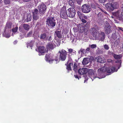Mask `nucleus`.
<instances>
[{"instance_id": "obj_1", "label": "nucleus", "mask_w": 123, "mask_h": 123, "mask_svg": "<svg viewBox=\"0 0 123 123\" xmlns=\"http://www.w3.org/2000/svg\"><path fill=\"white\" fill-rule=\"evenodd\" d=\"M46 24L51 28L54 27L55 25V20L54 17H48L46 19Z\"/></svg>"}, {"instance_id": "obj_2", "label": "nucleus", "mask_w": 123, "mask_h": 123, "mask_svg": "<svg viewBox=\"0 0 123 123\" xmlns=\"http://www.w3.org/2000/svg\"><path fill=\"white\" fill-rule=\"evenodd\" d=\"M45 59L46 61H48L50 63H55L57 64L59 61L57 56H55V58L52 59L51 58H50V55L48 54L46 55Z\"/></svg>"}, {"instance_id": "obj_3", "label": "nucleus", "mask_w": 123, "mask_h": 123, "mask_svg": "<svg viewBox=\"0 0 123 123\" xmlns=\"http://www.w3.org/2000/svg\"><path fill=\"white\" fill-rule=\"evenodd\" d=\"M67 52L63 49L59 51L58 52V53L59 54V59L61 61H65L67 58Z\"/></svg>"}, {"instance_id": "obj_4", "label": "nucleus", "mask_w": 123, "mask_h": 123, "mask_svg": "<svg viewBox=\"0 0 123 123\" xmlns=\"http://www.w3.org/2000/svg\"><path fill=\"white\" fill-rule=\"evenodd\" d=\"M38 8L40 14L42 15L44 14L46 10L47 7L46 5L43 3H42L39 5Z\"/></svg>"}, {"instance_id": "obj_5", "label": "nucleus", "mask_w": 123, "mask_h": 123, "mask_svg": "<svg viewBox=\"0 0 123 123\" xmlns=\"http://www.w3.org/2000/svg\"><path fill=\"white\" fill-rule=\"evenodd\" d=\"M61 16L62 18L64 19H67L68 17L66 8L65 6H63L61 9Z\"/></svg>"}, {"instance_id": "obj_6", "label": "nucleus", "mask_w": 123, "mask_h": 123, "mask_svg": "<svg viewBox=\"0 0 123 123\" xmlns=\"http://www.w3.org/2000/svg\"><path fill=\"white\" fill-rule=\"evenodd\" d=\"M68 10V17L72 18H74L76 14L75 10L74 8L73 7L70 8Z\"/></svg>"}, {"instance_id": "obj_7", "label": "nucleus", "mask_w": 123, "mask_h": 123, "mask_svg": "<svg viewBox=\"0 0 123 123\" xmlns=\"http://www.w3.org/2000/svg\"><path fill=\"white\" fill-rule=\"evenodd\" d=\"M81 10L83 13H88L91 10L90 6L86 4H84L81 7Z\"/></svg>"}, {"instance_id": "obj_8", "label": "nucleus", "mask_w": 123, "mask_h": 123, "mask_svg": "<svg viewBox=\"0 0 123 123\" xmlns=\"http://www.w3.org/2000/svg\"><path fill=\"white\" fill-rule=\"evenodd\" d=\"M105 6L107 10L109 11H112L114 10V8L112 6V3H108L105 5Z\"/></svg>"}, {"instance_id": "obj_9", "label": "nucleus", "mask_w": 123, "mask_h": 123, "mask_svg": "<svg viewBox=\"0 0 123 123\" xmlns=\"http://www.w3.org/2000/svg\"><path fill=\"white\" fill-rule=\"evenodd\" d=\"M88 71V69L86 68L80 69L78 70V72L80 75H83L86 74Z\"/></svg>"}, {"instance_id": "obj_10", "label": "nucleus", "mask_w": 123, "mask_h": 123, "mask_svg": "<svg viewBox=\"0 0 123 123\" xmlns=\"http://www.w3.org/2000/svg\"><path fill=\"white\" fill-rule=\"evenodd\" d=\"M55 46V45L53 43L50 42L48 43L46 46V48L48 49L52 50L54 48Z\"/></svg>"}, {"instance_id": "obj_11", "label": "nucleus", "mask_w": 123, "mask_h": 123, "mask_svg": "<svg viewBox=\"0 0 123 123\" xmlns=\"http://www.w3.org/2000/svg\"><path fill=\"white\" fill-rule=\"evenodd\" d=\"M95 59L97 62L101 63H104L105 62V60L103 57L98 56L96 57Z\"/></svg>"}, {"instance_id": "obj_12", "label": "nucleus", "mask_w": 123, "mask_h": 123, "mask_svg": "<svg viewBox=\"0 0 123 123\" xmlns=\"http://www.w3.org/2000/svg\"><path fill=\"white\" fill-rule=\"evenodd\" d=\"M38 49L39 52L41 54L44 53L46 51V48L44 46H39Z\"/></svg>"}, {"instance_id": "obj_13", "label": "nucleus", "mask_w": 123, "mask_h": 123, "mask_svg": "<svg viewBox=\"0 0 123 123\" xmlns=\"http://www.w3.org/2000/svg\"><path fill=\"white\" fill-rule=\"evenodd\" d=\"M98 38H100L101 41H103L105 37V34L103 32H101L100 33L99 32H98Z\"/></svg>"}, {"instance_id": "obj_14", "label": "nucleus", "mask_w": 123, "mask_h": 123, "mask_svg": "<svg viewBox=\"0 0 123 123\" xmlns=\"http://www.w3.org/2000/svg\"><path fill=\"white\" fill-rule=\"evenodd\" d=\"M88 76L90 77H94V70L92 69H89L88 70Z\"/></svg>"}, {"instance_id": "obj_15", "label": "nucleus", "mask_w": 123, "mask_h": 123, "mask_svg": "<svg viewBox=\"0 0 123 123\" xmlns=\"http://www.w3.org/2000/svg\"><path fill=\"white\" fill-rule=\"evenodd\" d=\"M11 31H4L2 34L3 36L6 37H9L11 36Z\"/></svg>"}, {"instance_id": "obj_16", "label": "nucleus", "mask_w": 123, "mask_h": 123, "mask_svg": "<svg viewBox=\"0 0 123 123\" xmlns=\"http://www.w3.org/2000/svg\"><path fill=\"white\" fill-rule=\"evenodd\" d=\"M69 60L68 61L67 63H66L65 64V65L67 66L66 68L67 69L68 71H70L71 70V65H73V63L72 62H70L68 64V63L69 62Z\"/></svg>"}, {"instance_id": "obj_17", "label": "nucleus", "mask_w": 123, "mask_h": 123, "mask_svg": "<svg viewBox=\"0 0 123 123\" xmlns=\"http://www.w3.org/2000/svg\"><path fill=\"white\" fill-rule=\"evenodd\" d=\"M12 23L11 22H7L6 24L5 28V31H8L12 28Z\"/></svg>"}, {"instance_id": "obj_18", "label": "nucleus", "mask_w": 123, "mask_h": 123, "mask_svg": "<svg viewBox=\"0 0 123 123\" xmlns=\"http://www.w3.org/2000/svg\"><path fill=\"white\" fill-rule=\"evenodd\" d=\"M122 12L121 10H119L113 13V15L118 18L119 19V18L121 17Z\"/></svg>"}, {"instance_id": "obj_19", "label": "nucleus", "mask_w": 123, "mask_h": 123, "mask_svg": "<svg viewBox=\"0 0 123 123\" xmlns=\"http://www.w3.org/2000/svg\"><path fill=\"white\" fill-rule=\"evenodd\" d=\"M99 31H90L93 37L96 38H98V35Z\"/></svg>"}, {"instance_id": "obj_20", "label": "nucleus", "mask_w": 123, "mask_h": 123, "mask_svg": "<svg viewBox=\"0 0 123 123\" xmlns=\"http://www.w3.org/2000/svg\"><path fill=\"white\" fill-rule=\"evenodd\" d=\"M113 56L114 58L116 60H119L122 57V56L121 54L117 55L114 53Z\"/></svg>"}, {"instance_id": "obj_21", "label": "nucleus", "mask_w": 123, "mask_h": 123, "mask_svg": "<svg viewBox=\"0 0 123 123\" xmlns=\"http://www.w3.org/2000/svg\"><path fill=\"white\" fill-rule=\"evenodd\" d=\"M55 35L59 38L62 37V34L61 31H55Z\"/></svg>"}, {"instance_id": "obj_22", "label": "nucleus", "mask_w": 123, "mask_h": 123, "mask_svg": "<svg viewBox=\"0 0 123 123\" xmlns=\"http://www.w3.org/2000/svg\"><path fill=\"white\" fill-rule=\"evenodd\" d=\"M115 69V68L114 67L108 68L107 70V72L108 73H113L114 72Z\"/></svg>"}, {"instance_id": "obj_23", "label": "nucleus", "mask_w": 123, "mask_h": 123, "mask_svg": "<svg viewBox=\"0 0 123 123\" xmlns=\"http://www.w3.org/2000/svg\"><path fill=\"white\" fill-rule=\"evenodd\" d=\"M88 58H84L82 62V64L84 65L87 64L89 62V61L88 60Z\"/></svg>"}, {"instance_id": "obj_24", "label": "nucleus", "mask_w": 123, "mask_h": 123, "mask_svg": "<svg viewBox=\"0 0 123 123\" xmlns=\"http://www.w3.org/2000/svg\"><path fill=\"white\" fill-rule=\"evenodd\" d=\"M106 24V25H105V31H110V26L109 24L107 23Z\"/></svg>"}, {"instance_id": "obj_25", "label": "nucleus", "mask_w": 123, "mask_h": 123, "mask_svg": "<svg viewBox=\"0 0 123 123\" xmlns=\"http://www.w3.org/2000/svg\"><path fill=\"white\" fill-rule=\"evenodd\" d=\"M91 31H97L99 30V27L96 25H94V27L91 28Z\"/></svg>"}, {"instance_id": "obj_26", "label": "nucleus", "mask_w": 123, "mask_h": 123, "mask_svg": "<svg viewBox=\"0 0 123 123\" xmlns=\"http://www.w3.org/2000/svg\"><path fill=\"white\" fill-rule=\"evenodd\" d=\"M98 18L99 20H102L103 18V16L102 13L101 12H99L98 15Z\"/></svg>"}, {"instance_id": "obj_27", "label": "nucleus", "mask_w": 123, "mask_h": 123, "mask_svg": "<svg viewBox=\"0 0 123 123\" xmlns=\"http://www.w3.org/2000/svg\"><path fill=\"white\" fill-rule=\"evenodd\" d=\"M39 13L38 10L36 9H34L33 12H32V13L33 14L38 15Z\"/></svg>"}, {"instance_id": "obj_28", "label": "nucleus", "mask_w": 123, "mask_h": 123, "mask_svg": "<svg viewBox=\"0 0 123 123\" xmlns=\"http://www.w3.org/2000/svg\"><path fill=\"white\" fill-rule=\"evenodd\" d=\"M113 7L114 8V9H116L118 7L119 5L118 3L117 2L114 3L112 4Z\"/></svg>"}, {"instance_id": "obj_29", "label": "nucleus", "mask_w": 123, "mask_h": 123, "mask_svg": "<svg viewBox=\"0 0 123 123\" xmlns=\"http://www.w3.org/2000/svg\"><path fill=\"white\" fill-rule=\"evenodd\" d=\"M78 69L77 64V63L75 62L73 66V70L75 72H77Z\"/></svg>"}, {"instance_id": "obj_30", "label": "nucleus", "mask_w": 123, "mask_h": 123, "mask_svg": "<svg viewBox=\"0 0 123 123\" xmlns=\"http://www.w3.org/2000/svg\"><path fill=\"white\" fill-rule=\"evenodd\" d=\"M23 27L25 30H29L30 28V26L28 24H24Z\"/></svg>"}, {"instance_id": "obj_31", "label": "nucleus", "mask_w": 123, "mask_h": 123, "mask_svg": "<svg viewBox=\"0 0 123 123\" xmlns=\"http://www.w3.org/2000/svg\"><path fill=\"white\" fill-rule=\"evenodd\" d=\"M46 34L45 33L42 34L40 36L41 39H45L46 38Z\"/></svg>"}, {"instance_id": "obj_32", "label": "nucleus", "mask_w": 123, "mask_h": 123, "mask_svg": "<svg viewBox=\"0 0 123 123\" xmlns=\"http://www.w3.org/2000/svg\"><path fill=\"white\" fill-rule=\"evenodd\" d=\"M31 16L29 14H28L26 15V18L25 20L27 22H28L31 20L30 18Z\"/></svg>"}, {"instance_id": "obj_33", "label": "nucleus", "mask_w": 123, "mask_h": 123, "mask_svg": "<svg viewBox=\"0 0 123 123\" xmlns=\"http://www.w3.org/2000/svg\"><path fill=\"white\" fill-rule=\"evenodd\" d=\"M69 3L71 6L73 7V8H74L75 7L74 6V4L73 1L72 0H70L69 1Z\"/></svg>"}, {"instance_id": "obj_34", "label": "nucleus", "mask_w": 123, "mask_h": 123, "mask_svg": "<svg viewBox=\"0 0 123 123\" xmlns=\"http://www.w3.org/2000/svg\"><path fill=\"white\" fill-rule=\"evenodd\" d=\"M85 49L81 48L80 50L78 51V53L80 54L81 52V54H84L85 53Z\"/></svg>"}, {"instance_id": "obj_35", "label": "nucleus", "mask_w": 123, "mask_h": 123, "mask_svg": "<svg viewBox=\"0 0 123 123\" xmlns=\"http://www.w3.org/2000/svg\"><path fill=\"white\" fill-rule=\"evenodd\" d=\"M79 18L80 19H81L82 18H83V15L82 13L78 11L77 12Z\"/></svg>"}, {"instance_id": "obj_36", "label": "nucleus", "mask_w": 123, "mask_h": 123, "mask_svg": "<svg viewBox=\"0 0 123 123\" xmlns=\"http://www.w3.org/2000/svg\"><path fill=\"white\" fill-rule=\"evenodd\" d=\"M38 16L37 15L33 14V18L34 20H36L39 18Z\"/></svg>"}, {"instance_id": "obj_37", "label": "nucleus", "mask_w": 123, "mask_h": 123, "mask_svg": "<svg viewBox=\"0 0 123 123\" xmlns=\"http://www.w3.org/2000/svg\"><path fill=\"white\" fill-rule=\"evenodd\" d=\"M116 63H120V64L119 65V66L118 68V69H119L120 67L121 66V63H122V60H117L115 61V62Z\"/></svg>"}, {"instance_id": "obj_38", "label": "nucleus", "mask_w": 123, "mask_h": 123, "mask_svg": "<svg viewBox=\"0 0 123 123\" xmlns=\"http://www.w3.org/2000/svg\"><path fill=\"white\" fill-rule=\"evenodd\" d=\"M90 6L93 9H96L97 7L96 5L93 3H91L90 4Z\"/></svg>"}, {"instance_id": "obj_39", "label": "nucleus", "mask_w": 123, "mask_h": 123, "mask_svg": "<svg viewBox=\"0 0 123 123\" xmlns=\"http://www.w3.org/2000/svg\"><path fill=\"white\" fill-rule=\"evenodd\" d=\"M33 45V43L31 42H30L27 44V46L28 47H29V48H31V49Z\"/></svg>"}, {"instance_id": "obj_40", "label": "nucleus", "mask_w": 123, "mask_h": 123, "mask_svg": "<svg viewBox=\"0 0 123 123\" xmlns=\"http://www.w3.org/2000/svg\"><path fill=\"white\" fill-rule=\"evenodd\" d=\"M4 3L6 5L9 4L10 3V0H4Z\"/></svg>"}, {"instance_id": "obj_41", "label": "nucleus", "mask_w": 123, "mask_h": 123, "mask_svg": "<svg viewBox=\"0 0 123 123\" xmlns=\"http://www.w3.org/2000/svg\"><path fill=\"white\" fill-rule=\"evenodd\" d=\"M90 47L92 49H94L96 47V45L95 44H92L91 45H90Z\"/></svg>"}, {"instance_id": "obj_42", "label": "nucleus", "mask_w": 123, "mask_h": 123, "mask_svg": "<svg viewBox=\"0 0 123 123\" xmlns=\"http://www.w3.org/2000/svg\"><path fill=\"white\" fill-rule=\"evenodd\" d=\"M119 20L123 21V12H121V17L119 18Z\"/></svg>"}, {"instance_id": "obj_43", "label": "nucleus", "mask_w": 123, "mask_h": 123, "mask_svg": "<svg viewBox=\"0 0 123 123\" xmlns=\"http://www.w3.org/2000/svg\"><path fill=\"white\" fill-rule=\"evenodd\" d=\"M90 49L89 48H87L85 50V53H88L90 52Z\"/></svg>"}, {"instance_id": "obj_44", "label": "nucleus", "mask_w": 123, "mask_h": 123, "mask_svg": "<svg viewBox=\"0 0 123 123\" xmlns=\"http://www.w3.org/2000/svg\"><path fill=\"white\" fill-rule=\"evenodd\" d=\"M104 47L105 49L108 50L109 49V47L107 45L105 44L104 46Z\"/></svg>"}, {"instance_id": "obj_45", "label": "nucleus", "mask_w": 123, "mask_h": 123, "mask_svg": "<svg viewBox=\"0 0 123 123\" xmlns=\"http://www.w3.org/2000/svg\"><path fill=\"white\" fill-rule=\"evenodd\" d=\"M32 34V31H30L27 34V37L31 36Z\"/></svg>"}, {"instance_id": "obj_46", "label": "nucleus", "mask_w": 123, "mask_h": 123, "mask_svg": "<svg viewBox=\"0 0 123 123\" xmlns=\"http://www.w3.org/2000/svg\"><path fill=\"white\" fill-rule=\"evenodd\" d=\"M68 49V53L70 54H71V53L73 51V49Z\"/></svg>"}, {"instance_id": "obj_47", "label": "nucleus", "mask_w": 123, "mask_h": 123, "mask_svg": "<svg viewBox=\"0 0 123 123\" xmlns=\"http://www.w3.org/2000/svg\"><path fill=\"white\" fill-rule=\"evenodd\" d=\"M83 0H76L77 3L79 4L80 5Z\"/></svg>"}, {"instance_id": "obj_48", "label": "nucleus", "mask_w": 123, "mask_h": 123, "mask_svg": "<svg viewBox=\"0 0 123 123\" xmlns=\"http://www.w3.org/2000/svg\"><path fill=\"white\" fill-rule=\"evenodd\" d=\"M98 7V8L102 12H104L106 14H107V13L105 10H103L102 9H101V8L100 7Z\"/></svg>"}, {"instance_id": "obj_49", "label": "nucleus", "mask_w": 123, "mask_h": 123, "mask_svg": "<svg viewBox=\"0 0 123 123\" xmlns=\"http://www.w3.org/2000/svg\"><path fill=\"white\" fill-rule=\"evenodd\" d=\"M81 21L82 22L84 23H86V22L87 21L86 20H85V19L82 18L81 19Z\"/></svg>"}, {"instance_id": "obj_50", "label": "nucleus", "mask_w": 123, "mask_h": 123, "mask_svg": "<svg viewBox=\"0 0 123 123\" xmlns=\"http://www.w3.org/2000/svg\"><path fill=\"white\" fill-rule=\"evenodd\" d=\"M107 0H99V2L101 3H104Z\"/></svg>"}, {"instance_id": "obj_51", "label": "nucleus", "mask_w": 123, "mask_h": 123, "mask_svg": "<svg viewBox=\"0 0 123 123\" xmlns=\"http://www.w3.org/2000/svg\"><path fill=\"white\" fill-rule=\"evenodd\" d=\"M18 27L17 26L15 28H13L12 29V31H17Z\"/></svg>"}, {"instance_id": "obj_52", "label": "nucleus", "mask_w": 123, "mask_h": 123, "mask_svg": "<svg viewBox=\"0 0 123 123\" xmlns=\"http://www.w3.org/2000/svg\"><path fill=\"white\" fill-rule=\"evenodd\" d=\"M117 30L118 31L121 30V31H123V28L122 27H118L117 28Z\"/></svg>"}, {"instance_id": "obj_53", "label": "nucleus", "mask_w": 123, "mask_h": 123, "mask_svg": "<svg viewBox=\"0 0 123 123\" xmlns=\"http://www.w3.org/2000/svg\"><path fill=\"white\" fill-rule=\"evenodd\" d=\"M112 38L113 39H116V36L115 35H113L111 36Z\"/></svg>"}, {"instance_id": "obj_54", "label": "nucleus", "mask_w": 123, "mask_h": 123, "mask_svg": "<svg viewBox=\"0 0 123 123\" xmlns=\"http://www.w3.org/2000/svg\"><path fill=\"white\" fill-rule=\"evenodd\" d=\"M70 38V40L71 41V42L72 43H73L74 40V38L71 37Z\"/></svg>"}, {"instance_id": "obj_55", "label": "nucleus", "mask_w": 123, "mask_h": 123, "mask_svg": "<svg viewBox=\"0 0 123 123\" xmlns=\"http://www.w3.org/2000/svg\"><path fill=\"white\" fill-rule=\"evenodd\" d=\"M74 76L75 78H77L78 80L79 79V78L77 74L74 75Z\"/></svg>"}, {"instance_id": "obj_56", "label": "nucleus", "mask_w": 123, "mask_h": 123, "mask_svg": "<svg viewBox=\"0 0 123 123\" xmlns=\"http://www.w3.org/2000/svg\"><path fill=\"white\" fill-rule=\"evenodd\" d=\"M48 40L49 41H50L52 40L51 37V36H50L48 38Z\"/></svg>"}, {"instance_id": "obj_57", "label": "nucleus", "mask_w": 123, "mask_h": 123, "mask_svg": "<svg viewBox=\"0 0 123 123\" xmlns=\"http://www.w3.org/2000/svg\"><path fill=\"white\" fill-rule=\"evenodd\" d=\"M83 17L84 18L86 19H87L88 18V17L85 15H84L83 16Z\"/></svg>"}, {"instance_id": "obj_58", "label": "nucleus", "mask_w": 123, "mask_h": 123, "mask_svg": "<svg viewBox=\"0 0 123 123\" xmlns=\"http://www.w3.org/2000/svg\"><path fill=\"white\" fill-rule=\"evenodd\" d=\"M112 60L111 59H108L107 60V62H112Z\"/></svg>"}, {"instance_id": "obj_59", "label": "nucleus", "mask_w": 123, "mask_h": 123, "mask_svg": "<svg viewBox=\"0 0 123 123\" xmlns=\"http://www.w3.org/2000/svg\"><path fill=\"white\" fill-rule=\"evenodd\" d=\"M23 1L24 2H27L31 0H23Z\"/></svg>"}, {"instance_id": "obj_60", "label": "nucleus", "mask_w": 123, "mask_h": 123, "mask_svg": "<svg viewBox=\"0 0 123 123\" xmlns=\"http://www.w3.org/2000/svg\"><path fill=\"white\" fill-rule=\"evenodd\" d=\"M121 8L122 12H123V3L121 5Z\"/></svg>"}, {"instance_id": "obj_61", "label": "nucleus", "mask_w": 123, "mask_h": 123, "mask_svg": "<svg viewBox=\"0 0 123 123\" xmlns=\"http://www.w3.org/2000/svg\"><path fill=\"white\" fill-rule=\"evenodd\" d=\"M18 41L17 40H15L13 42V43L14 44H16L17 43Z\"/></svg>"}, {"instance_id": "obj_62", "label": "nucleus", "mask_w": 123, "mask_h": 123, "mask_svg": "<svg viewBox=\"0 0 123 123\" xmlns=\"http://www.w3.org/2000/svg\"><path fill=\"white\" fill-rule=\"evenodd\" d=\"M88 31H84V33L85 35H87V32ZM89 32V31H88Z\"/></svg>"}, {"instance_id": "obj_63", "label": "nucleus", "mask_w": 123, "mask_h": 123, "mask_svg": "<svg viewBox=\"0 0 123 123\" xmlns=\"http://www.w3.org/2000/svg\"><path fill=\"white\" fill-rule=\"evenodd\" d=\"M104 68H100V70L101 71H104L103 70V69Z\"/></svg>"}, {"instance_id": "obj_64", "label": "nucleus", "mask_w": 123, "mask_h": 123, "mask_svg": "<svg viewBox=\"0 0 123 123\" xmlns=\"http://www.w3.org/2000/svg\"><path fill=\"white\" fill-rule=\"evenodd\" d=\"M114 0H108V1L110 2H111L112 1H113Z\"/></svg>"}]
</instances>
